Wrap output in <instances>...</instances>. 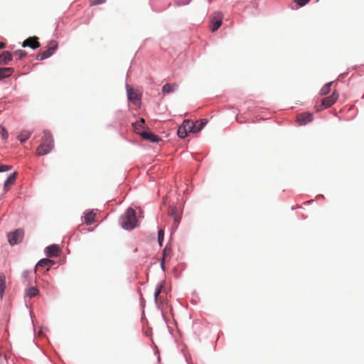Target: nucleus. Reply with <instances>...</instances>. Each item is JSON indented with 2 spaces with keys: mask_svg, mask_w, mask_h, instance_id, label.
Segmentation results:
<instances>
[{
  "mask_svg": "<svg viewBox=\"0 0 364 364\" xmlns=\"http://www.w3.org/2000/svg\"><path fill=\"white\" fill-rule=\"evenodd\" d=\"M54 147L53 139L49 131L45 130L42 137V142L36 149L38 156H44L51 151Z\"/></svg>",
  "mask_w": 364,
  "mask_h": 364,
  "instance_id": "f257e3e1",
  "label": "nucleus"
},
{
  "mask_svg": "<svg viewBox=\"0 0 364 364\" xmlns=\"http://www.w3.org/2000/svg\"><path fill=\"white\" fill-rule=\"evenodd\" d=\"M121 225L126 230H132L136 226L137 219L134 209L129 208L120 218Z\"/></svg>",
  "mask_w": 364,
  "mask_h": 364,
  "instance_id": "f03ea898",
  "label": "nucleus"
},
{
  "mask_svg": "<svg viewBox=\"0 0 364 364\" xmlns=\"http://www.w3.org/2000/svg\"><path fill=\"white\" fill-rule=\"evenodd\" d=\"M195 124L193 121L186 119L179 127L177 134L180 138H185L189 132L194 133Z\"/></svg>",
  "mask_w": 364,
  "mask_h": 364,
  "instance_id": "7ed1b4c3",
  "label": "nucleus"
},
{
  "mask_svg": "<svg viewBox=\"0 0 364 364\" xmlns=\"http://www.w3.org/2000/svg\"><path fill=\"white\" fill-rule=\"evenodd\" d=\"M58 48V43L55 41H51L49 42L48 48L43 52L39 53L37 56L36 59L39 60H43L44 59H46L49 57H50L55 51Z\"/></svg>",
  "mask_w": 364,
  "mask_h": 364,
  "instance_id": "20e7f679",
  "label": "nucleus"
},
{
  "mask_svg": "<svg viewBox=\"0 0 364 364\" xmlns=\"http://www.w3.org/2000/svg\"><path fill=\"white\" fill-rule=\"evenodd\" d=\"M24 231L22 229H17L8 234V240L11 245L21 242L23 238Z\"/></svg>",
  "mask_w": 364,
  "mask_h": 364,
  "instance_id": "39448f33",
  "label": "nucleus"
},
{
  "mask_svg": "<svg viewBox=\"0 0 364 364\" xmlns=\"http://www.w3.org/2000/svg\"><path fill=\"white\" fill-rule=\"evenodd\" d=\"M338 96V93L334 90L331 96L324 97L322 100L321 105L323 106L324 108L330 107L337 101Z\"/></svg>",
  "mask_w": 364,
  "mask_h": 364,
  "instance_id": "423d86ee",
  "label": "nucleus"
},
{
  "mask_svg": "<svg viewBox=\"0 0 364 364\" xmlns=\"http://www.w3.org/2000/svg\"><path fill=\"white\" fill-rule=\"evenodd\" d=\"M223 14L221 13L215 14L211 18V30L213 32L217 31L222 24Z\"/></svg>",
  "mask_w": 364,
  "mask_h": 364,
  "instance_id": "0eeeda50",
  "label": "nucleus"
},
{
  "mask_svg": "<svg viewBox=\"0 0 364 364\" xmlns=\"http://www.w3.org/2000/svg\"><path fill=\"white\" fill-rule=\"evenodd\" d=\"M313 114L309 112L301 113L297 115V123L299 125H305L309 122H312Z\"/></svg>",
  "mask_w": 364,
  "mask_h": 364,
  "instance_id": "6e6552de",
  "label": "nucleus"
},
{
  "mask_svg": "<svg viewBox=\"0 0 364 364\" xmlns=\"http://www.w3.org/2000/svg\"><path fill=\"white\" fill-rule=\"evenodd\" d=\"M23 47H30L33 49L38 48L40 47V43L38 42V38L36 36L29 37L26 39L23 43Z\"/></svg>",
  "mask_w": 364,
  "mask_h": 364,
  "instance_id": "1a4fd4ad",
  "label": "nucleus"
},
{
  "mask_svg": "<svg viewBox=\"0 0 364 364\" xmlns=\"http://www.w3.org/2000/svg\"><path fill=\"white\" fill-rule=\"evenodd\" d=\"M127 96L129 100L131 101L134 105H137L140 102V97L138 93L132 88L127 89Z\"/></svg>",
  "mask_w": 364,
  "mask_h": 364,
  "instance_id": "9d476101",
  "label": "nucleus"
},
{
  "mask_svg": "<svg viewBox=\"0 0 364 364\" xmlns=\"http://www.w3.org/2000/svg\"><path fill=\"white\" fill-rule=\"evenodd\" d=\"M54 264L53 260L49 259H41L36 266V271L39 270L41 268L46 267V270L49 269V267Z\"/></svg>",
  "mask_w": 364,
  "mask_h": 364,
  "instance_id": "9b49d317",
  "label": "nucleus"
},
{
  "mask_svg": "<svg viewBox=\"0 0 364 364\" xmlns=\"http://www.w3.org/2000/svg\"><path fill=\"white\" fill-rule=\"evenodd\" d=\"M60 253V249L58 245H53L47 247L46 254L48 256L53 257H57Z\"/></svg>",
  "mask_w": 364,
  "mask_h": 364,
  "instance_id": "f8f14e48",
  "label": "nucleus"
},
{
  "mask_svg": "<svg viewBox=\"0 0 364 364\" xmlns=\"http://www.w3.org/2000/svg\"><path fill=\"white\" fill-rule=\"evenodd\" d=\"M12 60V54L4 51L0 55V65H7Z\"/></svg>",
  "mask_w": 364,
  "mask_h": 364,
  "instance_id": "ddd939ff",
  "label": "nucleus"
},
{
  "mask_svg": "<svg viewBox=\"0 0 364 364\" xmlns=\"http://www.w3.org/2000/svg\"><path fill=\"white\" fill-rule=\"evenodd\" d=\"M139 134L146 140H149L151 142H158L159 141V138L154 134L153 133L148 132H142L139 133Z\"/></svg>",
  "mask_w": 364,
  "mask_h": 364,
  "instance_id": "4468645a",
  "label": "nucleus"
},
{
  "mask_svg": "<svg viewBox=\"0 0 364 364\" xmlns=\"http://www.w3.org/2000/svg\"><path fill=\"white\" fill-rule=\"evenodd\" d=\"M96 214L93 211H90L85 214L84 219L85 223L87 225H90L94 223L95 220Z\"/></svg>",
  "mask_w": 364,
  "mask_h": 364,
  "instance_id": "2eb2a0df",
  "label": "nucleus"
},
{
  "mask_svg": "<svg viewBox=\"0 0 364 364\" xmlns=\"http://www.w3.org/2000/svg\"><path fill=\"white\" fill-rule=\"evenodd\" d=\"M168 214L173 218L174 222L178 224L181 220V217L178 213V210L175 207H169Z\"/></svg>",
  "mask_w": 364,
  "mask_h": 364,
  "instance_id": "dca6fc26",
  "label": "nucleus"
},
{
  "mask_svg": "<svg viewBox=\"0 0 364 364\" xmlns=\"http://www.w3.org/2000/svg\"><path fill=\"white\" fill-rule=\"evenodd\" d=\"M14 71L12 68H0V80L11 75Z\"/></svg>",
  "mask_w": 364,
  "mask_h": 364,
  "instance_id": "f3484780",
  "label": "nucleus"
},
{
  "mask_svg": "<svg viewBox=\"0 0 364 364\" xmlns=\"http://www.w3.org/2000/svg\"><path fill=\"white\" fill-rule=\"evenodd\" d=\"M171 253H172L171 248L169 246L166 245L165 247V248L164 249L163 258H162V261L161 262V265L163 269H164V264L165 260L166 259H168L171 257Z\"/></svg>",
  "mask_w": 364,
  "mask_h": 364,
  "instance_id": "a211bd4d",
  "label": "nucleus"
},
{
  "mask_svg": "<svg viewBox=\"0 0 364 364\" xmlns=\"http://www.w3.org/2000/svg\"><path fill=\"white\" fill-rule=\"evenodd\" d=\"M17 173L14 172L12 174H11L7 179L6 180L4 183V189H8L10 186L13 185L16 179Z\"/></svg>",
  "mask_w": 364,
  "mask_h": 364,
  "instance_id": "6ab92c4d",
  "label": "nucleus"
},
{
  "mask_svg": "<svg viewBox=\"0 0 364 364\" xmlns=\"http://www.w3.org/2000/svg\"><path fill=\"white\" fill-rule=\"evenodd\" d=\"M178 87L177 84H165L162 87L163 94H168L173 92Z\"/></svg>",
  "mask_w": 364,
  "mask_h": 364,
  "instance_id": "aec40b11",
  "label": "nucleus"
},
{
  "mask_svg": "<svg viewBox=\"0 0 364 364\" xmlns=\"http://www.w3.org/2000/svg\"><path fill=\"white\" fill-rule=\"evenodd\" d=\"M6 289V277L0 273V297L2 299Z\"/></svg>",
  "mask_w": 364,
  "mask_h": 364,
  "instance_id": "412c9836",
  "label": "nucleus"
},
{
  "mask_svg": "<svg viewBox=\"0 0 364 364\" xmlns=\"http://www.w3.org/2000/svg\"><path fill=\"white\" fill-rule=\"evenodd\" d=\"M31 135V132L27 130L22 131L18 136V140L21 143L25 142Z\"/></svg>",
  "mask_w": 364,
  "mask_h": 364,
  "instance_id": "4be33fe9",
  "label": "nucleus"
},
{
  "mask_svg": "<svg viewBox=\"0 0 364 364\" xmlns=\"http://www.w3.org/2000/svg\"><path fill=\"white\" fill-rule=\"evenodd\" d=\"M195 124V127H194V133H198L204 127L205 125L207 124V120L206 119H201L200 122H196Z\"/></svg>",
  "mask_w": 364,
  "mask_h": 364,
  "instance_id": "5701e85b",
  "label": "nucleus"
},
{
  "mask_svg": "<svg viewBox=\"0 0 364 364\" xmlns=\"http://www.w3.org/2000/svg\"><path fill=\"white\" fill-rule=\"evenodd\" d=\"M38 293L39 291L36 287H31L26 290V294L27 296L32 298L33 296H37Z\"/></svg>",
  "mask_w": 364,
  "mask_h": 364,
  "instance_id": "b1692460",
  "label": "nucleus"
},
{
  "mask_svg": "<svg viewBox=\"0 0 364 364\" xmlns=\"http://www.w3.org/2000/svg\"><path fill=\"white\" fill-rule=\"evenodd\" d=\"M164 288V283H160L156 287V291L154 292V298L156 302H158L160 300V294L162 292V289Z\"/></svg>",
  "mask_w": 364,
  "mask_h": 364,
  "instance_id": "393cba45",
  "label": "nucleus"
},
{
  "mask_svg": "<svg viewBox=\"0 0 364 364\" xmlns=\"http://www.w3.org/2000/svg\"><path fill=\"white\" fill-rule=\"evenodd\" d=\"M333 82H330L324 85L320 90V94L321 95H326L330 92L331 86L332 85Z\"/></svg>",
  "mask_w": 364,
  "mask_h": 364,
  "instance_id": "a878e982",
  "label": "nucleus"
},
{
  "mask_svg": "<svg viewBox=\"0 0 364 364\" xmlns=\"http://www.w3.org/2000/svg\"><path fill=\"white\" fill-rule=\"evenodd\" d=\"M145 124V121L144 119H140L139 121L136 122L134 124H133V126H134V130L137 132V133H139V129L141 128H143L144 127V125Z\"/></svg>",
  "mask_w": 364,
  "mask_h": 364,
  "instance_id": "bb28decb",
  "label": "nucleus"
},
{
  "mask_svg": "<svg viewBox=\"0 0 364 364\" xmlns=\"http://www.w3.org/2000/svg\"><path fill=\"white\" fill-rule=\"evenodd\" d=\"M164 237V232L162 229H160L158 232V242L161 247L163 245Z\"/></svg>",
  "mask_w": 364,
  "mask_h": 364,
  "instance_id": "cd10ccee",
  "label": "nucleus"
},
{
  "mask_svg": "<svg viewBox=\"0 0 364 364\" xmlns=\"http://www.w3.org/2000/svg\"><path fill=\"white\" fill-rule=\"evenodd\" d=\"M14 55L18 57V60H21L26 55V52L23 50H18L14 52Z\"/></svg>",
  "mask_w": 364,
  "mask_h": 364,
  "instance_id": "c85d7f7f",
  "label": "nucleus"
},
{
  "mask_svg": "<svg viewBox=\"0 0 364 364\" xmlns=\"http://www.w3.org/2000/svg\"><path fill=\"white\" fill-rule=\"evenodd\" d=\"M0 134L4 140L7 139V138L9 136L8 132H7L6 129H5V127L1 125L0 126Z\"/></svg>",
  "mask_w": 364,
  "mask_h": 364,
  "instance_id": "c756f323",
  "label": "nucleus"
},
{
  "mask_svg": "<svg viewBox=\"0 0 364 364\" xmlns=\"http://www.w3.org/2000/svg\"><path fill=\"white\" fill-rule=\"evenodd\" d=\"M106 0H89L90 6H93L105 3Z\"/></svg>",
  "mask_w": 364,
  "mask_h": 364,
  "instance_id": "7c9ffc66",
  "label": "nucleus"
},
{
  "mask_svg": "<svg viewBox=\"0 0 364 364\" xmlns=\"http://www.w3.org/2000/svg\"><path fill=\"white\" fill-rule=\"evenodd\" d=\"M12 168L11 166L9 165H1L0 164V172L8 171Z\"/></svg>",
  "mask_w": 364,
  "mask_h": 364,
  "instance_id": "2f4dec72",
  "label": "nucleus"
},
{
  "mask_svg": "<svg viewBox=\"0 0 364 364\" xmlns=\"http://www.w3.org/2000/svg\"><path fill=\"white\" fill-rule=\"evenodd\" d=\"M310 0H294V1L300 6H305Z\"/></svg>",
  "mask_w": 364,
  "mask_h": 364,
  "instance_id": "473e14b6",
  "label": "nucleus"
},
{
  "mask_svg": "<svg viewBox=\"0 0 364 364\" xmlns=\"http://www.w3.org/2000/svg\"><path fill=\"white\" fill-rule=\"evenodd\" d=\"M4 48H6V43H2V42L0 43V48L3 49Z\"/></svg>",
  "mask_w": 364,
  "mask_h": 364,
  "instance_id": "72a5a7b5",
  "label": "nucleus"
}]
</instances>
